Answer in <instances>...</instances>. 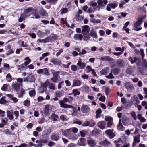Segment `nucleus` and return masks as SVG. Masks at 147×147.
I'll return each instance as SVG.
<instances>
[{
  "label": "nucleus",
  "instance_id": "35",
  "mask_svg": "<svg viewBox=\"0 0 147 147\" xmlns=\"http://www.w3.org/2000/svg\"><path fill=\"white\" fill-rule=\"evenodd\" d=\"M102 112L101 110L100 109H98L96 111V118L97 119L99 118L101 116Z\"/></svg>",
  "mask_w": 147,
  "mask_h": 147
},
{
  "label": "nucleus",
  "instance_id": "43",
  "mask_svg": "<svg viewBox=\"0 0 147 147\" xmlns=\"http://www.w3.org/2000/svg\"><path fill=\"white\" fill-rule=\"evenodd\" d=\"M25 93V90L23 89H21L20 92L18 93V96L20 98L23 97V95Z\"/></svg>",
  "mask_w": 147,
  "mask_h": 147
},
{
  "label": "nucleus",
  "instance_id": "45",
  "mask_svg": "<svg viewBox=\"0 0 147 147\" xmlns=\"http://www.w3.org/2000/svg\"><path fill=\"white\" fill-rule=\"evenodd\" d=\"M39 13L40 15L43 16H45L47 14V13L46 11L42 8L39 12Z\"/></svg>",
  "mask_w": 147,
  "mask_h": 147
},
{
  "label": "nucleus",
  "instance_id": "52",
  "mask_svg": "<svg viewBox=\"0 0 147 147\" xmlns=\"http://www.w3.org/2000/svg\"><path fill=\"white\" fill-rule=\"evenodd\" d=\"M104 90L105 91V94L107 95L111 92V90L109 88L107 87H104Z\"/></svg>",
  "mask_w": 147,
  "mask_h": 147
},
{
  "label": "nucleus",
  "instance_id": "22",
  "mask_svg": "<svg viewBox=\"0 0 147 147\" xmlns=\"http://www.w3.org/2000/svg\"><path fill=\"white\" fill-rule=\"evenodd\" d=\"M100 145L103 147H106L107 146H109L111 145L110 142L105 140L102 141L100 143Z\"/></svg>",
  "mask_w": 147,
  "mask_h": 147
},
{
  "label": "nucleus",
  "instance_id": "61",
  "mask_svg": "<svg viewBox=\"0 0 147 147\" xmlns=\"http://www.w3.org/2000/svg\"><path fill=\"white\" fill-rule=\"evenodd\" d=\"M52 118L53 121H56L57 120V118H58V116L55 114H53L51 116Z\"/></svg>",
  "mask_w": 147,
  "mask_h": 147
},
{
  "label": "nucleus",
  "instance_id": "14",
  "mask_svg": "<svg viewBox=\"0 0 147 147\" xmlns=\"http://www.w3.org/2000/svg\"><path fill=\"white\" fill-rule=\"evenodd\" d=\"M105 133L110 139L113 138L115 136V134L113 132V130H106Z\"/></svg>",
  "mask_w": 147,
  "mask_h": 147
},
{
  "label": "nucleus",
  "instance_id": "12",
  "mask_svg": "<svg viewBox=\"0 0 147 147\" xmlns=\"http://www.w3.org/2000/svg\"><path fill=\"white\" fill-rule=\"evenodd\" d=\"M59 103L60 105V107H61L65 108H74V107L72 106L71 105H68L67 104H65L61 100H59Z\"/></svg>",
  "mask_w": 147,
  "mask_h": 147
},
{
  "label": "nucleus",
  "instance_id": "50",
  "mask_svg": "<svg viewBox=\"0 0 147 147\" xmlns=\"http://www.w3.org/2000/svg\"><path fill=\"white\" fill-rule=\"evenodd\" d=\"M69 98H64L63 99V101L65 102H69L70 101H72L73 100V97L71 96H69Z\"/></svg>",
  "mask_w": 147,
  "mask_h": 147
},
{
  "label": "nucleus",
  "instance_id": "48",
  "mask_svg": "<svg viewBox=\"0 0 147 147\" xmlns=\"http://www.w3.org/2000/svg\"><path fill=\"white\" fill-rule=\"evenodd\" d=\"M55 95L56 96L58 97H60L63 95V94L62 92L59 91H57L55 93Z\"/></svg>",
  "mask_w": 147,
  "mask_h": 147
},
{
  "label": "nucleus",
  "instance_id": "17",
  "mask_svg": "<svg viewBox=\"0 0 147 147\" xmlns=\"http://www.w3.org/2000/svg\"><path fill=\"white\" fill-rule=\"evenodd\" d=\"M81 82L78 79L74 80H73L72 87L79 86L81 84Z\"/></svg>",
  "mask_w": 147,
  "mask_h": 147
},
{
  "label": "nucleus",
  "instance_id": "23",
  "mask_svg": "<svg viewBox=\"0 0 147 147\" xmlns=\"http://www.w3.org/2000/svg\"><path fill=\"white\" fill-rule=\"evenodd\" d=\"M12 87L16 91H18L20 88V85L18 83L13 82V83Z\"/></svg>",
  "mask_w": 147,
  "mask_h": 147
},
{
  "label": "nucleus",
  "instance_id": "33",
  "mask_svg": "<svg viewBox=\"0 0 147 147\" xmlns=\"http://www.w3.org/2000/svg\"><path fill=\"white\" fill-rule=\"evenodd\" d=\"M90 35L92 37L95 38H97L96 32L94 30H91L90 32Z\"/></svg>",
  "mask_w": 147,
  "mask_h": 147
},
{
  "label": "nucleus",
  "instance_id": "39",
  "mask_svg": "<svg viewBox=\"0 0 147 147\" xmlns=\"http://www.w3.org/2000/svg\"><path fill=\"white\" fill-rule=\"evenodd\" d=\"M24 60L26 61L24 63L27 66L31 61V60L28 57H26L24 59Z\"/></svg>",
  "mask_w": 147,
  "mask_h": 147
},
{
  "label": "nucleus",
  "instance_id": "11",
  "mask_svg": "<svg viewBox=\"0 0 147 147\" xmlns=\"http://www.w3.org/2000/svg\"><path fill=\"white\" fill-rule=\"evenodd\" d=\"M82 33L84 35H86L89 32L90 28L88 26L85 25L82 27Z\"/></svg>",
  "mask_w": 147,
  "mask_h": 147
},
{
  "label": "nucleus",
  "instance_id": "1",
  "mask_svg": "<svg viewBox=\"0 0 147 147\" xmlns=\"http://www.w3.org/2000/svg\"><path fill=\"white\" fill-rule=\"evenodd\" d=\"M145 19V18L144 16H141L138 17V21L134 24L133 30L137 31L140 30L142 28L140 26Z\"/></svg>",
  "mask_w": 147,
  "mask_h": 147
},
{
  "label": "nucleus",
  "instance_id": "24",
  "mask_svg": "<svg viewBox=\"0 0 147 147\" xmlns=\"http://www.w3.org/2000/svg\"><path fill=\"white\" fill-rule=\"evenodd\" d=\"M59 135L57 133H53L51 136V139L54 141H58L59 140Z\"/></svg>",
  "mask_w": 147,
  "mask_h": 147
},
{
  "label": "nucleus",
  "instance_id": "60",
  "mask_svg": "<svg viewBox=\"0 0 147 147\" xmlns=\"http://www.w3.org/2000/svg\"><path fill=\"white\" fill-rule=\"evenodd\" d=\"M49 139V138H46L45 139H42L40 141V143H43L44 144H47L48 142V141Z\"/></svg>",
  "mask_w": 147,
  "mask_h": 147
},
{
  "label": "nucleus",
  "instance_id": "64",
  "mask_svg": "<svg viewBox=\"0 0 147 147\" xmlns=\"http://www.w3.org/2000/svg\"><path fill=\"white\" fill-rule=\"evenodd\" d=\"M130 114L134 120H136L137 117L135 112H132L130 113Z\"/></svg>",
  "mask_w": 147,
  "mask_h": 147
},
{
  "label": "nucleus",
  "instance_id": "54",
  "mask_svg": "<svg viewBox=\"0 0 147 147\" xmlns=\"http://www.w3.org/2000/svg\"><path fill=\"white\" fill-rule=\"evenodd\" d=\"M105 120L107 121H113V118L110 116H106Z\"/></svg>",
  "mask_w": 147,
  "mask_h": 147
},
{
  "label": "nucleus",
  "instance_id": "37",
  "mask_svg": "<svg viewBox=\"0 0 147 147\" xmlns=\"http://www.w3.org/2000/svg\"><path fill=\"white\" fill-rule=\"evenodd\" d=\"M11 75L9 74H8L6 76V80L8 82H11L12 80Z\"/></svg>",
  "mask_w": 147,
  "mask_h": 147
},
{
  "label": "nucleus",
  "instance_id": "53",
  "mask_svg": "<svg viewBox=\"0 0 147 147\" xmlns=\"http://www.w3.org/2000/svg\"><path fill=\"white\" fill-rule=\"evenodd\" d=\"M55 85L53 83H50L48 88L49 89L54 90H55Z\"/></svg>",
  "mask_w": 147,
  "mask_h": 147
},
{
  "label": "nucleus",
  "instance_id": "8",
  "mask_svg": "<svg viewBox=\"0 0 147 147\" xmlns=\"http://www.w3.org/2000/svg\"><path fill=\"white\" fill-rule=\"evenodd\" d=\"M90 110V108L87 105L83 104L81 108V110L82 113H88Z\"/></svg>",
  "mask_w": 147,
  "mask_h": 147
},
{
  "label": "nucleus",
  "instance_id": "25",
  "mask_svg": "<svg viewBox=\"0 0 147 147\" xmlns=\"http://www.w3.org/2000/svg\"><path fill=\"white\" fill-rule=\"evenodd\" d=\"M100 59L102 61H113L114 59L109 56H105L101 57Z\"/></svg>",
  "mask_w": 147,
  "mask_h": 147
},
{
  "label": "nucleus",
  "instance_id": "42",
  "mask_svg": "<svg viewBox=\"0 0 147 147\" xmlns=\"http://www.w3.org/2000/svg\"><path fill=\"white\" fill-rule=\"evenodd\" d=\"M29 94L30 96L31 97H33L36 94V92L35 90L33 89L29 91Z\"/></svg>",
  "mask_w": 147,
  "mask_h": 147
},
{
  "label": "nucleus",
  "instance_id": "55",
  "mask_svg": "<svg viewBox=\"0 0 147 147\" xmlns=\"http://www.w3.org/2000/svg\"><path fill=\"white\" fill-rule=\"evenodd\" d=\"M1 122L5 125H6L8 121V119L7 118H2L1 119Z\"/></svg>",
  "mask_w": 147,
  "mask_h": 147
},
{
  "label": "nucleus",
  "instance_id": "21",
  "mask_svg": "<svg viewBox=\"0 0 147 147\" xmlns=\"http://www.w3.org/2000/svg\"><path fill=\"white\" fill-rule=\"evenodd\" d=\"M117 66L119 68L123 67L125 65L124 61L121 59H118L116 62Z\"/></svg>",
  "mask_w": 147,
  "mask_h": 147
},
{
  "label": "nucleus",
  "instance_id": "58",
  "mask_svg": "<svg viewBox=\"0 0 147 147\" xmlns=\"http://www.w3.org/2000/svg\"><path fill=\"white\" fill-rule=\"evenodd\" d=\"M60 119L63 121H67V119L66 116L63 115H61L60 117Z\"/></svg>",
  "mask_w": 147,
  "mask_h": 147
},
{
  "label": "nucleus",
  "instance_id": "18",
  "mask_svg": "<svg viewBox=\"0 0 147 147\" xmlns=\"http://www.w3.org/2000/svg\"><path fill=\"white\" fill-rule=\"evenodd\" d=\"M51 106L50 105H45L44 110V113L46 115H49V111L50 108H51Z\"/></svg>",
  "mask_w": 147,
  "mask_h": 147
},
{
  "label": "nucleus",
  "instance_id": "41",
  "mask_svg": "<svg viewBox=\"0 0 147 147\" xmlns=\"http://www.w3.org/2000/svg\"><path fill=\"white\" fill-rule=\"evenodd\" d=\"M82 38V34H76L74 36V38L75 40H81Z\"/></svg>",
  "mask_w": 147,
  "mask_h": 147
},
{
  "label": "nucleus",
  "instance_id": "28",
  "mask_svg": "<svg viewBox=\"0 0 147 147\" xmlns=\"http://www.w3.org/2000/svg\"><path fill=\"white\" fill-rule=\"evenodd\" d=\"M34 9L32 7H30L28 8L27 9H25L24 11V12L23 13L24 14H25L26 15H29L31 14H28V13L31 12H33Z\"/></svg>",
  "mask_w": 147,
  "mask_h": 147
},
{
  "label": "nucleus",
  "instance_id": "40",
  "mask_svg": "<svg viewBox=\"0 0 147 147\" xmlns=\"http://www.w3.org/2000/svg\"><path fill=\"white\" fill-rule=\"evenodd\" d=\"M60 11L61 12L60 14L61 15H62L68 12V9L67 8L65 7L61 9Z\"/></svg>",
  "mask_w": 147,
  "mask_h": 147
},
{
  "label": "nucleus",
  "instance_id": "56",
  "mask_svg": "<svg viewBox=\"0 0 147 147\" xmlns=\"http://www.w3.org/2000/svg\"><path fill=\"white\" fill-rule=\"evenodd\" d=\"M8 84H4L1 88V90L3 91H5L7 90L8 88Z\"/></svg>",
  "mask_w": 147,
  "mask_h": 147
},
{
  "label": "nucleus",
  "instance_id": "7",
  "mask_svg": "<svg viewBox=\"0 0 147 147\" xmlns=\"http://www.w3.org/2000/svg\"><path fill=\"white\" fill-rule=\"evenodd\" d=\"M77 65L79 69H83L86 67V64L84 62H82L81 59L79 58L77 63Z\"/></svg>",
  "mask_w": 147,
  "mask_h": 147
},
{
  "label": "nucleus",
  "instance_id": "51",
  "mask_svg": "<svg viewBox=\"0 0 147 147\" xmlns=\"http://www.w3.org/2000/svg\"><path fill=\"white\" fill-rule=\"evenodd\" d=\"M95 9L94 7H89L87 10V13H91L94 12Z\"/></svg>",
  "mask_w": 147,
  "mask_h": 147
},
{
  "label": "nucleus",
  "instance_id": "32",
  "mask_svg": "<svg viewBox=\"0 0 147 147\" xmlns=\"http://www.w3.org/2000/svg\"><path fill=\"white\" fill-rule=\"evenodd\" d=\"M7 115L10 120H13L14 119L13 115L11 113L10 111L8 110L7 111Z\"/></svg>",
  "mask_w": 147,
  "mask_h": 147
},
{
  "label": "nucleus",
  "instance_id": "6",
  "mask_svg": "<svg viewBox=\"0 0 147 147\" xmlns=\"http://www.w3.org/2000/svg\"><path fill=\"white\" fill-rule=\"evenodd\" d=\"M63 134L65 136L69 138V139H71V137L73 135L70 128L66 129L63 132Z\"/></svg>",
  "mask_w": 147,
  "mask_h": 147
},
{
  "label": "nucleus",
  "instance_id": "49",
  "mask_svg": "<svg viewBox=\"0 0 147 147\" xmlns=\"http://www.w3.org/2000/svg\"><path fill=\"white\" fill-rule=\"evenodd\" d=\"M37 34L40 37H42L43 36L45 35V33L40 30H38L37 32Z\"/></svg>",
  "mask_w": 147,
  "mask_h": 147
},
{
  "label": "nucleus",
  "instance_id": "5",
  "mask_svg": "<svg viewBox=\"0 0 147 147\" xmlns=\"http://www.w3.org/2000/svg\"><path fill=\"white\" fill-rule=\"evenodd\" d=\"M141 55L142 57V64L144 67L147 69V61L144 58L145 54L143 49H140Z\"/></svg>",
  "mask_w": 147,
  "mask_h": 147
},
{
  "label": "nucleus",
  "instance_id": "38",
  "mask_svg": "<svg viewBox=\"0 0 147 147\" xmlns=\"http://www.w3.org/2000/svg\"><path fill=\"white\" fill-rule=\"evenodd\" d=\"M32 14H33L35 16V19H38L40 17L37 12L36 9H34L33 12H32Z\"/></svg>",
  "mask_w": 147,
  "mask_h": 147
},
{
  "label": "nucleus",
  "instance_id": "2",
  "mask_svg": "<svg viewBox=\"0 0 147 147\" xmlns=\"http://www.w3.org/2000/svg\"><path fill=\"white\" fill-rule=\"evenodd\" d=\"M124 86L128 91L133 92L134 90V88L133 85L129 82H125L124 84Z\"/></svg>",
  "mask_w": 147,
  "mask_h": 147
},
{
  "label": "nucleus",
  "instance_id": "44",
  "mask_svg": "<svg viewBox=\"0 0 147 147\" xmlns=\"http://www.w3.org/2000/svg\"><path fill=\"white\" fill-rule=\"evenodd\" d=\"M117 128L118 130L121 131H123L125 129L124 127L122 124H119L117 126Z\"/></svg>",
  "mask_w": 147,
  "mask_h": 147
},
{
  "label": "nucleus",
  "instance_id": "36",
  "mask_svg": "<svg viewBox=\"0 0 147 147\" xmlns=\"http://www.w3.org/2000/svg\"><path fill=\"white\" fill-rule=\"evenodd\" d=\"M120 70L118 68H115L111 70V72L114 75L118 74L120 72Z\"/></svg>",
  "mask_w": 147,
  "mask_h": 147
},
{
  "label": "nucleus",
  "instance_id": "47",
  "mask_svg": "<svg viewBox=\"0 0 147 147\" xmlns=\"http://www.w3.org/2000/svg\"><path fill=\"white\" fill-rule=\"evenodd\" d=\"M50 82L47 80L45 83L42 84V86L44 88H46L48 87Z\"/></svg>",
  "mask_w": 147,
  "mask_h": 147
},
{
  "label": "nucleus",
  "instance_id": "20",
  "mask_svg": "<svg viewBox=\"0 0 147 147\" xmlns=\"http://www.w3.org/2000/svg\"><path fill=\"white\" fill-rule=\"evenodd\" d=\"M81 90L83 92H90L91 91V89L86 85L84 84L80 88Z\"/></svg>",
  "mask_w": 147,
  "mask_h": 147
},
{
  "label": "nucleus",
  "instance_id": "30",
  "mask_svg": "<svg viewBox=\"0 0 147 147\" xmlns=\"http://www.w3.org/2000/svg\"><path fill=\"white\" fill-rule=\"evenodd\" d=\"M78 144L80 146H85L86 145L84 139L83 138H81L78 141Z\"/></svg>",
  "mask_w": 147,
  "mask_h": 147
},
{
  "label": "nucleus",
  "instance_id": "63",
  "mask_svg": "<svg viewBox=\"0 0 147 147\" xmlns=\"http://www.w3.org/2000/svg\"><path fill=\"white\" fill-rule=\"evenodd\" d=\"M58 37L57 35H54L52 36H50L51 41H53L56 40Z\"/></svg>",
  "mask_w": 147,
  "mask_h": 147
},
{
  "label": "nucleus",
  "instance_id": "16",
  "mask_svg": "<svg viewBox=\"0 0 147 147\" xmlns=\"http://www.w3.org/2000/svg\"><path fill=\"white\" fill-rule=\"evenodd\" d=\"M106 123L105 122L103 121H100L97 124L98 127L102 129L106 128Z\"/></svg>",
  "mask_w": 147,
  "mask_h": 147
},
{
  "label": "nucleus",
  "instance_id": "15",
  "mask_svg": "<svg viewBox=\"0 0 147 147\" xmlns=\"http://www.w3.org/2000/svg\"><path fill=\"white\" fill-rule=\"evenodd\" d=\"M87 143L91 147H93L96 144L95 141L92 138H90L87 139Z\"/></svg>",
  "mask_w": 147,
  "mask_h": 147
},
{
  "label": "nucleus",
  "instance_id": "9",
  "mask_svg": "<svg viewBox=\"0 0 147 147\" xmlns=\"http://www.w3.org/2000/svg\"><path fill=\"white\" fill-rule=\"evenodd\" d=\"M140 135H138L136 136L133 137V141L132 144V146L134 147L136 144H137L139 143L140 141Z\"/></svg>",
  "mask_w": 147,
  "mask_h": 147
},
{
  "label": "nucleus",
  "instance_id": "3",
  "mask_svg": "<svg viewBox=\"0 0 147 147\" xmlns=\"http://www.w3.org/2000/svg\"><path fill=\"white\" fill-rule=\"evenodd\" d=\"M35 76L32 74L27 75L24 79V82H35Z\"/></svg>",
  "mask_w": 147,
  "mask_h": 147
},
{
  "label": "nucleus",
  "instance_id": "13",
  "mask_svg": "<svg viewBox=\"0 0 147 147\" xmlns=\"http://www.w3.org/2000/svg\"><path fill=\"white\" fill-rule=\"evenodd\" d=\"M128 60L129 61L131 64H133L135 63H136L137 65L139 64L140 62V60L138 59L136 57H130Z\"/></svg>",
  "mask_w": 147,
  "mask_h": 147
},
{
  "label": "nucleus",
  "instance_id": "46",
  "mask_svg": "<svg viewBox=\"0 0 147 147\" xmlns=\"http://www.w3.org/2000/svg\"><path fill=\"white\" fill-rule=\"evenodd\" d=\"M72 93L74 94V96L79 95L80 92L76 89H75L72 90Z\"/></svg>",
  "mask_w": 147,
  "mask_h": 147
},
{
  "label": "nucleus",
  "instance_id": "19",
  "mask_svg": "<svg viewBox=\"0 0 147 147\" xmlns=\"http://www.w3.org/2000/svg\"><path fill=\"white\" fill-rule=\"evenodd\" d=\"M50 62L55 65H61L62 64L61 61L57 58L52 59L50 61Z\"/></svg>",
  "mask_w": 147,
  "mask_h": 147
},
{
  "label": "nucleus",
  "instance_id": "31",
  "mask_svg": "<svg viewBox=\"0 0 147 147\" xmlns=\"http://www.w3.org/2000/svg\"><path fill=\"white\" fill-rule=\"evenodd\" d=\"M27 65L24 63L18 66V69L20 71H23L26 69V67Z\"/></svg>",
  "mask_w": 147,
  "mask_h": 147
},
{
  "label": "nucleus",
  "instance_id": "57",
  "mask_svg": "<svg viewBox=\"0 0 147 147\" xmlns=\"http://www.w3.org/2000/svg\"><path fill=\"white\" fill-rule=\"evenodd\" d=\"M24 105L26 107H29L30 105V102L29 100H26L23 102Z\"/></svg>",
  "mask_w": 147,
  "mask_h": 147
},
{
  "label": "nucleus",
  "instance_id": "27",
  "mask_svg": "<svg viewBox=\"0 0 147 147\" xmlns=\"http://www.w3.org/2000/svg\"><path fill=\"white\" fill-rule=\"evenodd\" d=\"M7 96L10 99L12 100L14 103H16L18 101V99L17 98L14 96L13 95L11 94H7Z\"/></svg>",
  "mask_w": 147,
  "mask_h": 147
},
{
  "label": "nucleus",
  "instance_id": "59",
  "mask_svg": "<svg viewBox=\"0 0 147 147\" xmlns=\"http://www.w3.org/2000/svg\"><path fill=\"white\" fill-rule=\"evenodd\" d=\"M71 69L73 71H76L77 69V66L76 65H72L71 66Z\"/></svg>",
  "mask_w": 147,
  "mask_h": 147
},
{
  "label": "nucleus",
  "instance_id": "29",
  "mask_svg": "<svg viewBox=\"0 0 147 147\" xmlns=\"http://www.w3.org/2000/svg\"><path fill=\"white\" fill-rule=\"evenodd\" d=\"M30 16V15H27L25 14H22L20 16V17L19 18L18 21L20 22H21L23 20V19H25L27 17H29Z\"/></svg>",
  "mask_w": 147,
  "mask_h": 147
},
{
  "label": "nucleus",
  "instance_id": "26",
  "mask_svg": "<svg viewBox=\"0 0 147 147\" xmlns=\"http://www.w3.org/2000/svg\"><path fill=\"white\" fill-rule=\"evenodd\" d=\"M109 67H106L104 68L101 71L100 73L101 74L105 75L107 74L109 72Z\"/></svg>",
  "mask_w": 147,
  "mask_h": 147
},
{
  "label": "nucleus",
  "instance_id": "62",
  "mask_svg": "<svg viewBox=\"0 0 147 147\" xmlns=\"http://www.w3.org/2000/svg\"><path fill=\"white\" fill-rule=\"evenodd\" d=\"M5 134L7 135H10L12 134V132L10 131L9 129H6L3 131Z\"/></svg>",
  "mask_w": 147,
  "mask_h": 147
},
{
  "label": "nucleus",
  "instance_id": "10",
  "mask_svg": "<svg viewBox=\"0 0 147 147\" xmlns=\"http://www.w3.org/2000/svg\"><path fill=\"white\" fill-rule=\"evenodd\" d=\"M37 72L38 74H42L43 75H45L49 76L50 75L48 69L47 68H44L43 69H41L37 70Z\"/></svg>",
  "mask_w": 147,
  "mask_h": 147
},
{
  "label": "nucleus",
  "instance_id": "34",
  "mask_svg": "<svg viewBox=\"0 0 147 147\" xmlns=\"http://www.w3.org/2000/svg\"><path fill=\"white\" fill-rule=\"evenodd\" d=\"M115 145L117 147H120L122 144V141L121 139H119L115 141Z\"/></svg>",
  "mask_w": 147,
  "mask_h": 147
},
{
  "label": "nucleus",
  "instance_id": "4",
  "mask_svg": "<svg viewBox=\"0 0 147 147\" xmlns=\"http://www.w3.org/2000/svg\"><path fill=\"white\" fill-rule=\"evenodd\" d=\"M131 101L130 102L131 105L130 107H131L133 104L136 105L137 104H138L140 103V101L138 100V99L137 97V96L136 95H134L131 97Z\"/></svg>",
  "mask_w": 147,
  "mask_h": 147
}]
</instances>
